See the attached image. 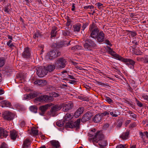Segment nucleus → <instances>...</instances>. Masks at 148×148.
I'll use <instances>...</instances> for the list:
<instances>
[{"mask_svg": "<svg viewBox=\"0 0 148 148\" xmlns=\"http://www.w3.org/2000/svg\"><path fill=\"white\" fill-rule=\"evenodd\" d=\"M34 83L35 84L40 86H43L46 85L47 82L45 80L37 79L34 82Z\"/></svg>", "mask_w": 148, "mask_h": 148, "instance_id": "obj_17", "label": "nucleus"}, {"mask_svg": "<svg viewBox=\"0 0 148 148\" xmlns=\"http://www.w3.org/2000/svg\"><path fill=\"white\" fill-rule=\"evenodd\" d=\"M10 4H8L6 6L4 7V11L5 12L8 13L10 11L9 9V6L10 5Z\"/></svg>", "mask_w": 148, "mask_h": 148, "instance_id": "obj_42", "label": "nucleus"}, {"mask_svg": "<svg viewBox=\"0 0 148 148\" xmlns=\"http://www.w3.org/2000/svg\"><path fill=\"white\" fill-rule=\"evenodd\" d=\"M125 103L132 107L133 106H134L133 103H132V102H130V101H126Z\"/></svg>", "mask_w": 148, "mask_h": 148, "instance_id": "obj_54", "label": "nucleus"}, {"mask_svg": "<svg viewBox=\"0 0 148 148\" xmlns=\"http://www.w3.org/2000/svg\"><path fill=\"white\" fill-rule=\"evenodd\" d=\"M1 104L2 105V107H7L11 108V104L8 101L4 100L2 101Z\"/></svg>", "mask_w": 148, "mask_h": 148, "instance_id": "obj_24", "label": "nucleus"}, {"mask_svg": "<svg viewBox=\"0 0 148 148\" xmlns=\"http://www.w3.org/2000/svg\"><path fill=\"white\" fill-rule=\"evenodd\" d=\"M127 145H123L122 144H120L119 145H118L116 147V148H125L126 147H127L126 146Z\"/></svg>", "mask_w": 148, "mask_h": 148, "instance_id": "obj_46", "label": "nucleus"}, {"mask_svg": "<svg viewBox=\"0 0 148 148\" xmlns=\"http://www.w3.org/2000/svg\"><path fill=\"white\" fill-rule=\"evenodd\" d=\"M55 68V66L53 64H49L48 65L46 68L47 72L48 71L51 72L53 71Z\"/></svg>", "mask_w": 148, "mask_h": 148, "instance_id": "obj_31", "label": "nucleus"}, {"mask_svg": "<svg viewBox=\"0 0 148 148\" xmlns=\"http://www.w3.org/2000/svg\"><path fill=\"white\" fill-rule=\"evenodd\" d=\"M75 82H76V81L74 80H70L69 82V83L71 84H73Z\"/></svg>", "mask_w": 148, "mask_h": 148, "instance_id": "obj_60", "label": "nucleus"}, {"mask_svg": "<svg viewBox=\"0 0 148 148\" xmlns=\"http://www.w3.org/2000/svg\"><path fill=\"white\" fill-rule=\"evenodd\" d=\"M99 144L100 148H105L107 145L106 140L103 139L100 141Z\"/></svg>", "mask_w": 148, "mask_h": 148, "instance_id": "obj_29", "label": "nucleus"}, {"mask_svg": "<svg viewBox=\"0 0 148 148\" xmlns=\"http://www.w3.org/2000/svg\"><path fill=\"white\" fill-rule=\"evenodd\" d=\"M51 105H52V103L46 104L40 107V109L42 112L44 113Z\"/></svg>", "mask_w": 148, "mask_h": 148, "instance_id": "obj_23", "label": "nucleus"}, {"mask_svg": "<svg viewBox=\"0 0 148 148\" xmlns=\"http://www.w3.org/2000/svg\"><path fill=\"white\" fill-rule=\"evenodd\" d=\"M8 135V132L4 129L0 128V137L1 138H6Z\"/></svg>", "mask_w": 148, "mask_h": 148, "instance_id": "obj_18", "label": "nucleus"}, {"mask_svg": "<svg viewBox=\"0 0 148 148\" xmlns=\"http://www.w3.org/2000/svg\"><path fill=\"white\" fill-rule=\"evenodd\" d=\"M105 100L109 104H111L113 103V100L109 97H105Z\"/></svg>", "mask_w": 148, "mask_h": 148, "instance_id": "obj_41", "label": "nucleus"}, {"mask_svg": "<svg viewBox=\"0 0 148 148\" xmlns=\"http://www.w3.org/2000/svg\"><path fill=\"white\" fill-rule=\"evenodd\" d=\"M75 4L74 3L72 4V8H71V10L73 11L75 10Z\"/></svg>", "mask_w": 148, "mask_h": 148, "instance_id": "obj_62", "label": "nucleus"}, {"mask_svg": "<svg viewBox=\"0 0 148 148\" xmlns=\"http://www.w3.org/2000/svg\"><path fill=\"white\" fill-rule=\"evenodd\" d=\"M84 111V108L83 107H79L76 110L74 114V116L75 117L77 118L82 114Z\"/></svg>", "mask_w": 148, "mask_h": 148, "instance_id": "obj_19", "label": "nucleus"}, {"mask_svg": "<svg viewBox=\"0 0 148 148\" xmlns=\"http://www.w3.org/2000/svg\"><path fill=\"white\" fill-rule=\"evenodd\" d=\"M111 55L114 57L116 59L121 60L122 62L123 61V59L124 58L119 54H116L115 52L114 53H113Z\"/></svg>", "mask_w": 148, "mask_h": 148, "instance_id": "obj_32", "label": "nucleus"}, {"mask_svg": "<svg viewBox=\"0 0 148 148\" xmlns=\"http://www.w3.org/2000/svg\"><path fill=\"white\" fill-rule=\"evenodd\" d=\"M41 36V33L39 32V31H37L35 32L33 35V38H36L38 37H39Z\"/></svg>", "mask_w": 148, "mask_h": 148, "instance_id": "obj_35", "label": "nucleus"}, {"mask_svg": "<svg viewBox=\"0 0 148 148\" xmlns=\"http://www.w3.org/2000/svg\"><path fill=\"white\" fill-rule=\"evenodd\" d=\"M0 148H8L7 145L5 143H3L0 147Z\"/></svg>", "mask_w": 148, "mask_h": 148, "instance_id": "obj_50", "label": "nucleus"}, {"mask_svg": "<svg viewBox=\"0 0 148 148\" xmlns=\"http://www.w3.org/2000/svg\"><path fill=\"white\" fill-rule=\"evenodd\" d=\"M88 23H83L82 27V30L84 31L87 26L88 25Z\"/></svg>", "mask_w": 148, "mask_h": 148, "instance_id": "obj_45", "label": "nucleus"}, {"mask_svg": "<svg viewBox=\"0 0 148 148\" xmlns=\"http://www.w3.org/2000/svg\"><path fill=\"white\" fill-rule=\"evenodd\" d=\"M14 107L18 109H20L21 108V106L19 103H16L14 105Z\"/></svg>", "mask_w": 148, "mask_h": 148, "instance_id": "obj_49", "label": "nucleus"}, {"mask_svg": "<svg viewBox=\"0 0 148 148\" xmlns=\"http://www.w3.org/2000/svg\"><path fill=\"white\" fill-rule=\"evenodd\" d=\"M49 95V96L45 95L36 97L34 101L51 102L54 100V97H56L59 96V94L55 92L50 93Z\"/></svg>", "mask_w": 148, "mask_h": 148, "instance_id": "obj_2", "label": "nucleus"}, {"mask_svg": "<svg viewBox=\"0 0 148 148\" xmlns=\"http://www.w3.org/2000/svg\"><path fill=\"white\" fill-rule=\"evenodd\" d=\"M29 108L31 111L35 113H36L37 112L38 109L37 107L34 106H32L30 107Z\"/></svg>", "mask_w": 148, "mask_h": 148, "instance_id": "obj_36", "label": "nucleus"}, {"mask_svg": "<svg viewBox=\"0 0 148 148\" xmlns=\"http://www.w3.org/2000/svg\"><path fill=\"white\" fill-rule=\"evenodd\" d=\"M80 119H79L74 122L72 121L70 122H68L66 123L65 127L66 128H76L77 129H79L80 126Z\"/></svg>", "mask_w": 148, "mask_h": 148, "instance_id": "obj_5", "label": "nucleus"}, {"mask_svg": "<svg viewBox=\"0 0 148 148\" xmlns=\"http://www.w3.org/2000/svg\"><path fill=\"white\" fill-rule=\"evenodd\" d=\"M84 46L86 50L92 51L93 49L96 48L97 45L94 41L90 39H87Z\"/></svg>", "mask_w": 148, "mask_h": 148, "instance_id": "obj_3", "label": "nucleus"}, {"mask_svg": "<svg viewBox=\"0 0 148 148\" xmlns=\"http://www.w3.org/2000/svg\"><path fill=\"white\" fill-rule=\"evenodd\" d=\"M63 35L65 36H70L71 32L69 30H63L62 31Z\"/></svg>", "mask_w": 148, "mask_h": 148, "instance_id": "obj_39", "label": "nucleus"}, {"mask_svg": "<svg viewBox=\"0 0 148 148\" xmlns=\"http://www.w3.org/2000/svg\"><path fill=\"white\" fill-rule=\"evenodd\" d=\"M130 131L127 130L125 132H124L120 136V137L123 140H125L128 138Z\"/></svg>", "mask_w": 148, "mask_h": 148, "instance_id": "obj_20", "label": "nucleus"}, {"mask_svg": "<svg viewBox=\"0 0 148 148\" xmlns=\"http://www.w3.org/2000/svg\"><path fill=\"white\" fill-rule=\"evenodd\" d=\"M20 125L22 127H24L26 125L25 121L23 120H21L20 121Z\"/></svg>", "mask_w": 148, "mask_h": 148, "instance_id": "obj_44", "label": "nucleus"}, {"mask_svg": "<svg viewBox=\"0 0 148 148\" xmlns=\"http://www.w3.org/2000/svg\"><path fill=\"white\" fill-rule=\"evenodd\" d=\"M99 29L95 23L92 22L89 25L88 32L90 33V37L93 38H96L99 43H103L104 41L105 35L103 31L99 32Z\"/></svg>", "mask_w": 148, "mask_h": 148, "instance_id": "obj_1", "label": "nucleus"}, {"mask_svg": "<svg viewBox=\"0 0 148 148\" xmlns=\"http://www.w3.org/2000/svg\"><path fill=\"white\" fill-rule=\"evenodd\" d=\"M36 73L40 77H44L47 73V70L44 66H40L36 69Z\"/></svg>", "mask_w": 148, "mask_h": 148, "instance_id": "obj_7", "label": "nucleus"}, {"mask_svg": "<svg viewBox=\"0 0 148 148\" xmlns=\"http://www.w3.org/2000/svg\"><path fill=\"white\" fill-rule=\"evenodd\" d=\"M62 107V106L59 105H56L52 106L50 110V115L53 116H54L56 112L60 110Z\"/></svg>", "mask_w": 148, "mask_h": 148, "instance_id": "obj_12", "label": "nucleus"}, {"mask_svg": "<svg viewBox=\"0 0 148 148\" xmlns=\"http://www.w3.org/2000/svg\"><path fill=\"white\" fill-rule=\"evenodd\" d=\"M92 116V113L88 111L85 113L82 116L81 119V121L84 123L89 120Z\"/></svg>", "mask_w": 148, "mask_h": 148, "instance_id": "obj_13", "label": "nucleus"}, {"mask_svg": "<svg viewBox=\"0 0 148 148\" xmlns=\"http://www.w3.org/2000/svg\"><path fill=\"white\" fill-rule=\"evenodd\" d=\"M76 49L77 50L81 49L82 48V46L78 45H76Z\"/></svg>", "mask_w": 148, "mask_h": 148, "instance_id": "obj_59", "label": "nucleus"}, {"mask_svg": "<svg viewBox=\"0 0 148 148\" xmlns=\"http://www.w3.org/2000/svg\"><path fill=\"white\" fill-rule=\"evenodd\" d=\"M136 102L137 105L140 107L143 106V104L139 101L137 99L136 100Z\"/></svg>", "mask_w": 148, "mask_h": 148, "instance_id": "obj_48", "label": "nucleus"}, {"mask_svg": "<svg viewBox=\"0 0 148 148\" xmlns=\"http://www.w3.org/2000/svg\"><path fill=\"white\" fill-rule=\"evenodd\" d=\"M142 53V52L140 51H136L135 53V54L137 55H141Z\"/></svg>", "mask_w": 148, "mask_h": 148, "instance_id": "obj_55", "label": "nucleus"}, {"mask_svg": "<svg viewBox=\"0 0 148 148\" xmlns=\"http://www.w3.org/2000/svg\"><path fill=\"white\" fill-rule=\"evenodd\" d=\"M131 121V120H127L126 121L125 125V126H127V125H128Z\"/></svg>", "mask_w": 148, "mask_h": 148, "instance_id": "obj_57", "label": "nucleus"}, {"mask_svg": "<svg viewBox=\"0 0 148 148\" xmlns=\"http://www.w3.org/2000/svg\"><path fill=\"white\" fill-rule=\"evenodd\" d=\"M107 48L109 50L108 52L111 55L113 53H114V51L112 50V49H111L110 47L107 46Z\"/></svg>", "mask_w": 148, "mask_h": 148, "instance_id": "obj_47", "label": "nucleus"}, {"mask_svg": "<svg viewBox=\"0 0 148 148\" xmlns=\"http://www.w3.org/2000/svg\"><path fill=\"white\" fill-rule=\"evenodd\" d=\"M103 135L101 132H97L94 137H93L92 142L97 143L98 141H100L103 139Z\"/></svg>", "mask_w": 148, "mask_h": 148, "instance_id": "obj_10", "label": "nucleus"}, {"mask_svg": "<svg viewBox=\"0 0 148 148\" xmlns=\"http://www.w3.org/2000/svg\"><path fill=\"white\" fill-rule=\"evenodd\" d=\"M2 116L5 120L10 121L14 118V115L13 113L9 111H6L2 113Z\"/></svg>", "mask_w": 148, "mask_h": 148, "instance_id": "obj_8", "label": "nucleus"}, {"mask_svg": "<svg viewBox=\"0 0 148 148\" xmlns=\"http://www.w3.org/2000/svg\"><path fill=\"white\" fill-rule=\"evenodd\" d=\"M50 143L54 148H59L60 147V143L58 141L53 140L50 141Z\"/></svg>", "mask_w": 148, "mask_h": 148, "instance_id": "obj_21", "label": "nucleus"}, {"mask_svg": "<svg viewBox=\"0 0 148 148\" xmlns=\"http://www.w3.org/2000/svg\"><path fill=\"white\" fill-rule=\"evenodd\" d=\"M122 62L128 66L131 65L133 67L134 66L135 63V62L134 60L130 58H124Z\"/></svg>", "mask_w": 148, "mask_h": 148, "instance_id": "obj_15", "label": "nucleus"}, {"mask_svg": "<svg viewBox=\"0 0 148 148\" xmlns=\"http://www.w3.org/2000/svg\"><path fill=\"white\" fill-rule=\"evenodd\" d=\"M30 144V140L28 139H26L24 141L22 148H28Z\"/></svg>", "mask_w": 148, "mask_h": 148, "instance_id": "obj_27", "label": "nucleus"}, {"mask_svg": "<svg viewBox=\"0 0 148 148\" xmlns=\"http://www.w3.org/2000/svg\"><path fill=\"white\" fill-rule=\"evenodd\" d=\"M73 106L72 103L67 104H63L62 107H63V110L64 112H66L72 109Z\"/></svg>", "mask_w": 148, "mask_h": 148, "instance_id": "obj_14", "label": "nucleus"}, {"mask_svg": "<svg viewBox=\"0 0 148 148\" xmlns=\"http://www.w3.org/2000/svg\"><path fill=\"white\" fill-rule=\"evenodd\" d=\"M39 95V93L36 92H34L30 93L29 94L27 95H25L24 96V98L26 99H33L37 96Z\"/></svg>", "mask_w": 148, "mask_h": 148, "instance_id": "obj_16", "label": "nucleus"}, {"mask_svg": "<svg viewBox=\"0 0 148 148\" xmlns=\"http://www.w3.org/2000/svg\"><path fill=\"white\" fill-rule=\"evenodd\" d=\"M70 41L68 43L66 41H62L58 44L57 46L59 47L67 46L70 45Z\"/></svg>", "mask_w": 148, "mask_h": 148, "instance_id": "obj_25", "label": "nucleus"}, {"mask_svg": "<svg viewBox=\"0 0 148 148\" xmlns=\"http://www.w3.org/2000/svg\"><path fill=\"white\" fill-rule=\"evenodd\" d=\"M110 114L113 117H116L118 116V115L116 114H114L113 112H110Z\"/></svg>", "mask_w": 148, "mask_h": 148, "instance_id": "obj_56", "label": "nucleus"}, {"mask_svg": "<svg viewBox=\"0 0 148 148\" xmlns=\"http://www.w3.org/2000/svg\"><path fill=\"white\" fill-rule=\"evenodd\" d=\"M4 93V91L3 89H0V95L3 94Z\"/></svg>", "mask_w": 148, "mask_h": 148, "instance_id": "obj_63", "label": "nucleus"}, {"mask_svg": "<svg viewBox=\"0 0 148 148\" xmlns=\"http://www.w3.org/2000/svg\"><path fill=\"white\" fill-rule=\"evenodd\" d=\"M127 113L128 114H130V116H131L134 119V120H136V115L134 114L132 112L130 111L128 112Z\"/></svg>", "mask_w": 148, "mask_h": 148, "instance_id": "obj_37", "label": "nucleus"}, {"mask_svg": "<svg viewBox=\"0 0 148 148\" xmlns=\"http://www.w3.org/2000/svg\"><path fill=\"white\" fill-rule=\"evenodd\" d=\"M5 60L3 58H0V67L3 66L5 64Z\"/></svg>", "mask_w": 148, "mask_h": 148, "instance_id": "obj_40", "label": "nucleus"}, {"mask_svg": "<svg viewBox=\"0 0 148 148\" xmlns=\"http://www.w3.org/2000/svg\"><path fill=\"white\" fill-rule=\"evenodd\" d=\"M102 43H105L110 46H112V45L111 44L110 42L108 39H104V41Z\"/></svg>", "mask_w": 148, "mask_h": 148, "instance_id": "obj_43", "label": "nucleus"}, {"mask_svg": "<svg viewBox=\"0 0 148 148\" xmlns=\"http://www.w3.org/2000/svg\"><path fill=\"white\" fill-rule=\"evenodd\" d=\"M136 124L134 122L130 124L129 126L130 128H133L136 127Z\"/></svg>", "mask_w": 148, "mask_h": 148, "instance_id": "obj_51", "label": "nucleus"}, {"mask_svg": "<svg viewBox=\"0 0 148 148\" xmlns=\"http://www.w3.org/2000/svg\"><path fill=\"white\" fill-rule=\"evenodd\" d=\"M73 115L69 114H67L64 117V121L65 122L66 121H69L72 119Z\"/></svg>", "mask_w": 148, "mask_h": 148, "instance_id": "obj_33", "label": "nucleus"}, {"mask_svg": "<svg viewBox=\"0 0 148 148\" xmlns=\"http://www.w3.org/2000/svg\"><path fill=\"white\" fill-rule=\"evenodd\" d=\"M139 134L140 136V137L142 138H143L144 137V134L143 132H139Z\"/></svg>", "mask_w": 148, "mask_h": 148, "instance_id": "obj_61", "label": "nucleus"}, {"mask_svg": "<svg viewBox=\"0 0 148 148\" xmlns=\"http://www.w3.org/2000/svg\"><path fill=\"white\" fill-rule=\"evenodd\" d=\"M58 28L56 27H53L52 29L51 32V38L54 37L56 36L57 32L56 30Z\"/></svg>", "mask_w": 148, "mask_h": 148, "instance_id": "obj_28", "label": "nucleus"}, {"mask_svg": "<svg viewBox=\"0 0 148 148\" xmlns=\"http://www.w3.org/2000/svg\"><path fill=\"white\" fill-rule=\"evenodd\" d=\"M97 83L98 84L102 86H108V84H105L103 83H102L100 82H97Z\"/></svg>", "mask_w": 148, "mask_h": 148, "instance_id": "obj_52", "label": "nucleus"}, {"mask_svg": "<svg viewBox=\"0 0 148 148\" xmlns=\"http://www.w3.org/2000/svg\"><path fill=\"white\" fill-rule=\"evenodd\" d=\"M136 145H131L130 146V148H136Z\"/></svg>", "mask_w": 148, "mask_h": 148, "instance_id": "obj_64", "label": "nucleus"}, {"mask_svg": "<svg viewBox=\"0 0 148 148\" xmlns=\"http://www.w3.org/2000/svg\"><path fill=\"white\" fill-rule=\"evenodd\" d=\"M60 54V52L56 50L51 51L48 53L49 58L50 60L55 58L59 56Z\"/></svg>", "mask_w": 148, "mask_h": 148, "instance_id": "obj_9", "label": "nucleus"}, {"mask_svg": "<svg viewBox=\"0 0 148 148\" xmlns=\"http://www.w3.org/2000/svg\"><path fill=\"white\" fill-rule=\"evenodd\" d=\"M64 122H65L64 120H61L58 121L56 122V124L57 125L58 127H62L64 125Z\"/></svg>", "mask_w": 148, "mask_h": 148, "instance_id": "obj_34", "label": "nucleus"}, {"mask_svg": "<svg viewBox=\"0 0 148 148\" xmlns=\"http://www.w3.org/2000/svg\"><path fill=\"white\" fill-rule=\"evenodd\" d=\"M17 134L15 130H12L10 132V136L11 139L14 140L16 138Z\"/></svg>", "mask_w": 148, "mask_h": 148, "instance_id": "obj_22", "label": "nucleus"}, {"mask_svg": "<svg viewBox=\"0 0 148 148\" xmlns=\"http://www.w3.org/2000/svg\"><path fill=\"white\" fill-rule=\"evenodd\" d=\"M109 124L108 123H106L103 126V129L106 130L109 127Z\"/></svg>", "mask_w": 148, "mask_h": 148, "instance_id": "obj_53", "label": "nucleus"}, {"mask_svg": "<svg viewBox=\"0 0 148 148\" xmlns=\"http://www.w3.org/2000/svg\"><path fill=\"white\" fill-rule=\"evenodd\" d=\"M13 71V69L11 67L7 66L5 67V73L8 75H9Z\"/></svg>", "mask_w": 148, "mask_h": 148, "instance_id": "obj_30", "label": "nucleus"}, {"mask_svg": "<svg viewBox=\"0 0 148 148\" xmlns=\"http://www.w3.org/2000/svg\"><path fill=\"white\" fill-rule=\"evenodd\" d=\"M30 49L28 47L25 48L23 52L22 53V56L24 58H30L31 53Z\"/></svg>", "mask_w": 148, "mask_h": 148, "instance_id": "obj_11", "label": "nucleus"}, {"mask_svg": "<svg viewBox=\"0 0 148 148\" xmlns=\"http://www.w3.org/2000/svg\"><path fill=\"white\" fill-rule=\"evenodd\" d=\"M81 25L80 24L78 23L76 24L73 25V27L74 28V31L79 32L80 30Z\"/></svg>", "mask_w": 148, "mask_h": 148, "instance_id": "obj_26", "label": "nucleus"}, {"mask_svg": "<svg viewBox=\"0 0 148 148\" xmlns=\"http://www.w3.org/2000/svg\"><path fill=\"white\" fill-rule=\"evenodd\" d=\"M131 35L132 37H134L136 35V33L135 32H130Z\"/></svg>", "mask_w": 148, "mask_h": 148, "instance_id": "obj_58", "label": "nucleus"}, {"mask_svg": "<svg viewBox=\"0 0 148 148\" xmlns=\"http://www.w3.org/2000/svg\"><path fill=\"white\" fill-rule=\"evenodd\" d=\"M31 132L34 135H36L38 134V130L36 129L34 127H33L31 130Z\"/></svg>", "mask_w": 148, "mask_h": 148, "instance_id": "obj_38", "label": "nucleus"}, {"mask_svg": "<svg viewBox=\"0 0 148 148\" xmlns=\"http://www.w3.org/2000/svg\"><path fill=\"white\" fill-rule=\"evenodd\" d=\"M67 64L66 60L63 58H60L56 62L55 65L58 68H63L65 67Z\"/></svg>", "mask_w": 148, "mask_h": 148, "instance_id": "obj_6", "label": "nucleus"}, {"mask_svg": "<svg viewBox=\"0 0 148 148\" xmlns=\"http://www.w3.org/2000/svg\"><path fill=\"white\" fill-rule=\"evenodd\" d=\"M109 114V112L107 111L96 114L92 118V121L95 123L100 122L102 120L103 116L108 115Z\"/></svg>", "mask_w": 148, "mask_h": 148, "instance_id": "obj_4", "label": "nucleus"}]
</instances>
